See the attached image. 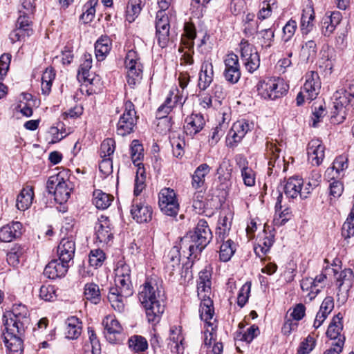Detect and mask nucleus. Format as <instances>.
<instances>
[{
    "label": "nucleus",
    "instance_id": "obj_9",
    "mask_svg": "<svg viewBox=\"0 0 354 354\" xmlns=\"http://www.w3.org/2000/svg\"><path fill=\"white\" fill-rule=\"evenodd\" d=\"M326 270H331L334 272L339 292L337 293V301L344 304L347 299L348 292L353 286L354 279L353 272L351 269H344L338 272L336 269L328 268Z\"/></svg>",
    "mask_w": 354,
    "mask_h": 354
},
{
    "label": "nucleus",
    "instance_id": "obj_48",
    "mask_svg": "<svg viewBox=\"0 0 354 354\" xmlns=\"http://www.w3.org/2000/svg\"><path fill=\"white\" fill-rule=\"evenodd\" d=\"M55 77V70L52 67L46 68L41 77V91L43 93L48 94L50 91L52 82Z\"/></svg>",
    "mask_w": 354,
    "mask_h": 354
},
{
    "label": "nucleus",
    "instance_id": "obj_57",
    "mask_svg": "<svg viewBox=\"0 0 354 354\" xmlns=\"http://www.w3.org/2000/svg\"><path fill=\"white\" fill-rule=\"evenodd\" d=\"M297 28V24L296 21L292 19L289 20L283 28L282 39L285 42L290 41L294 36Z\"/></svg>",
    "mask_w": 354,
    "mask_h": 354
},
{
    "label": "nucleus",
    "instance_id": "obj_30",
    "mask_svg": "<svg viewBox=\"0 0 354 354\" xmlns=\"http://www.w3.org/2000/svg\"><path fill=\"white\" fill-rule=\"evenodd\" d=\"M339 315L340 314H338L333 318L332 322L328 326V330L326 331V335L330 339L335 340L337 339V342L333 344V347H337L340 340H342L344 345L345 341L344 336L341 335V331L342 330L343 326L342 324L341 323L342 317Z\"/></svg>",
    "mask_w": 354,
    "mask_h": 354
},
{
    "label": "nucleus",
    "instance_id": "obj_53",
    "mask_svg": "<svg viewBox=\"0 0 354 354\" xmlns=\"http://www.w3.org/2000/svg\"><path fill=\"white\" fill-rule=\"evenodd\" d=\"M173 95L174 92H170L164 103L158 109L156 115L159 118H164L167 117L174 107V102H172Z\"/></svg>",
    "mask_w": 354,
    "mask_h": 354
},
{
    "label": "nucleus",
    "instance_id": "obj_59",
    "mask_svg": "<svg viewBox=\"0 0 354 354\" xmlns=\"http://www.w3.org/2000/svg\"><path fill=\"white\" fill-rule=\"evenodd\" d=\"M259 333V327L254 324L249 327L243 334L240 335L239 339L250 343L254 337H257Z\"/></svg>",
    "mask_w": 354,
    "mask_h": 354
},
{
    "label": "nucleus",
    "instance_id": "obj_16",
    "mask_svg": "<svg viewBox=\"0 0 354 354\" xmlns=\"http://www.w3.org/2000/svg\"><path fill=\"white\" fill-rule=\"evenodd\" d=\"M32 32V22L29 17L26 14H23L18 17L15 28L10 32L9 38L12 43H15L26 37H29Z\"/></svg>",
    "mask_w": 354,
    "mask_h": 354
},
{
    "label": "nucleus",
    "instance_id": "obj_50",
    "mask_svg": "<svg viewBox=\"0 0 354 354\" xmlns=\"http://www.w3.org/2000/svg\"><path fill=\"white\" fill-rule=\"evenodd\" d=\"M129 346L136 353H141L148 348V342L145 337L134 335L129 339Z\"/></svg>",
    "mask_w": 354,
    "mask_h": 354
},
{
    "label": "nucleus",
    "instance_id": "obj_15",
    "mask_svg": "<svg viewBox=\"0 0 354 354\" xmlns=\"http://www.w3.org/2000/svg\"><path fill=\"white\" fill-rule=\"evenodd\" d=\"M130 212L133 220L138 223H148L152 218V207L141 199L133 200Z\"/></svg>",
    "mask_w": 354,
    "mask_h": 354
},
{
    "label": "nucleus",
    "instance_id": "obj_17",
    "mask_svg": "<svg viewBox=\"0 0 354 354\" xmlns=\"http://www.w3.org/2000/svg\"><path fill=\"white\" fill-rule=\"evenodd\" d=\"M224 64L223 75L226 81L231 84L237 83L241 75L238 56L234 53L228 54L224 59Z\"/></svg>",
    "mask_w": 354,
    "mask_h": 354
},
{
    "label": "nucleus",
    "instance_id": "obj_35",
    "mask_svg": "<svg viewBox=\"0 0 354 354\" xmlns=\"http://www.w3.org/2000/svg\"><path fill=\"white\" fill-rule=\"evenodd\" d=\"M66 337L70 339H76L82 333V322L75 316L68 317L66 320Z\"/></svg>",
    "mask_w": 354,
    "mask_h": 354
},
{
    "label": "nucleus",
    "instance_id": "obj_51",
    "mask_svg": "<svg viewBox=\"0 0 354 354\" xmlns=\"http://www.w3.org/2000/svg\"><path fill=\"white\" fill-rule=\"evenodd\" d=\"M97 0H89L83 7V13L80 18L84 23H88L93 20L95 13V6Z\"/></svg>",
    "mask_w": 354,
    "mask_h": 354
},
{
    "label": "nucleus",
    "instance_id": "obj_60",
    "mask_svg": "<svg viewBox=\"0 0 354 354\" xmlns=\"http://www.w3.org/2000/svg\"><path fill=\"white\" fill-rule=\"evenodd\" d=\"M11 61V55L10 54H3L0 57V80H2L8 71Z\"/></svg>",
    "mask_w": 354,
    "mask_h": 354
},
{
    "label": "nucleus",
    "instance_id": "obj_13",
    "mask_svg": "<svg viewBox=\"0 0 354 354\" xmlns=\"http://www.w3.org/2000/svg\"><path fill=\"white\" fill-rule=\"evenodd\" d=\"M326 274L321 273L315 278L306 277L300 282V286L303 291L307 292L306 298L312 301L321 292L325 286Z\"/></svg>",
    "mask_w": 354,
    "mask_h": 354
},
{
    "label": "nucleus",
    "instance_id": "obj_42",
    "mask_svg": "<svg viewBox=\"0 0 354 354\" xmlns=\"http://www.w3.org/2000/svg\"><path fill=\"white\" fill-rule=\"evenodd\" d=\"M145 3L146 0H129L127 9V17L129 22L138 16Z\"/></svg>",
    "mask_w": 354,
    "mask_h": 354
},
{
    "label": "nucleus",
    "instance_id": "obj_54",
    "mask_svg": "<svg viewBox=\"0 0 354 354\" xmlns=\"http://www.w3.org/2000/svg\"><path fill=\"white\" fill-rule=\"evenodd\" d=\"M105 259V254L100 249L91 250L88 257V262L91 266L97 268L102 265Z\"/></svg>",
    "mask_w": 354,
    "mask_h": 354
},
{
    "label": "nucleus",
    "instance_id": "obj_6",
    "mask_svg": "<svg viewBox=\"0 0 354 354\" xmlns=\"http://www.w3.org/2000/svg\"><path fill=\"white\" fill-rule=\"evenodd\" d=\"M258 94L264 99L275 100L286 93L288 86L282 79L270 78L260 81L257 86Z\"/></svg>",
    "mask_w": 354,
    "mask_h": 354
},
{
    "label": "nucleus",
    "instance_id": "obj_43",
    "mask_svg": "<svg viewBox=\"0 0 354 354\" xmlns=\"http://www.w3.org/2000/svg\"><path fill=\"white\" fill-rule=\"evenodd\" d=\"M236 250L235 243L233 241L228 239L225 242L222 243L220 246L219 258L221 261L227 262L230 261Z\"/></svg>",
    "mask_w": 354,
    "mask_h": 354
},
{
    "label": "nucleus",
    "instance_id": "obj_31",
    "mask_svg": "<svg viewBox=\"0 0 354 354\" xmlns=\"http://www.w3.org/2000/svg\"><path fill=\"white\" fill-rule=\"evenodd\" d=\"M333 107L335 109L334 113H338L343 108L348 106L354 107V101L351 99V96L344 88L337 89L333 94Z\"/></svg>",
    "mask_w": 354,
    "mask_h": 354
},
{
    "label": "nucleus",
    "instance_id": "obj_64",
    "mask_svg": "<svg viewBox=\"0 0 354 354\" xmlns=\"http://www.w3.org/2000/svg\"><path fill=\"white\" fill-rule=\"evenodd\" d=\"M315 342L313 337H308L304 341H303L299 348V354H308L314 348Z\"/></svg>",
    "mask_w": 354,
    "mask_h": 354
},
{
    "label": "nucleus",
    "instance_id": "obj_47",
    "mask_svg": "<svg viewBox=\"0 0 354 354\" xmlns=\"http://www.w3.org/2000/svg\"><path fill=\"white\" fill-rule=\"evenodd\" d=\"M258 39L261 47L264 49L270 48L274 37V30L272 28L261 30L257 32Z\"/></svg>",
    "mask_w": 354,
    "mask_h": 354
},
{
    "label": "nucleus",
    "instance_id": "obj_34",
    "mask_svg": "<svg viewBox=\"0 0 354 354\" xmlns=\"http://www.w3.org/2000/svg\"><path fill=\"white\" fill-rule=\"evenodd\" d=\"M112 46L108 36H101L95 44V56L98 61H102L109 53Z\"/></svg>",
    "mask_w": 354,
    "mask_h": 354
},
{
    "label": "nucleus",
    "instance_id": "obj_19",
    "mask_svg": "<svg viewBox=\"0 0 354 354\" xmlns=\"http://www.w3.org/2000/svg\"><path fill=\"white\" fill-rule=\"evenodd\" d=\"M24 333L15 330H3V338L5 346L10 354H21L23 352V341L21 336Z\"/></svg>",
    "mask_w": 354,
    "mask_h": 354
},
{
    "label": "nucleus",
    "instance_id": "obj_1",
    "mask_svg": "<svg viewBox=\"0 0 354 354\" xmlns=\"http://www.w3.org/2000/svg\"><path fill=\"white\" fill-rule=\"evenodd\" d=\"M164 291L157 282L151 279H147L140 286L138 299L145 310L147 320L150 323L159 322L165 311Z\"/></svg>",
    "mask_w": 354,
    "mask_h": 354
},
{
    "label": "nucleus",
    "instance_id": "obj_2",
    "mask_svg": "<svg viewBox=\"0 0 354 354\" xmlns=\"http://www.w3.org/2000/svg\"><path fill=\"white\" fill-rule=\"evenodd\" d=\"M115 283L108 295V299L112 308L119 313L124 309V301L133 294L131 281V269L126 263H118L115 269Z\"/></svg>",
    "mask_w": 354,
    "mask_h": 354
},
{
    "label": "nucleus",
    "instance_id": "obj_36",
    "mask_svg": "<svg viewBox=\"0 0 354 354\" xmlns=\"http://www.w3.org/2000/svg\"><path fill=\"white\" fill-rule=\"evenodd\" d=\"M211 167L206 163L200 165L192 175V186L194 189H199L205 185V178L210 172Z\"/></svg>",
    "mask_w": 354,
    "mask_h": 354
},
{
    "label": "nucleus",
    "instance_id": "obj_25",
    "mask_svg": "<svg viewBox=\"0 0 354 354\" xmlns=\"http://www.w3.org/2000/svg\"><path fill=\"white\" fill-rule=\"evenodd\" d=\"M69 264L60 261L59 259L52 260L45 267L44 274L49 279L64 277L68 271Z\"/></svg>",
    "mask_w": 354,
    "mask_h": 354
},
{
    "label": "nucleus",
    "instance_id": "obj_21",
    "mask_svg": "<svg viewBox=\"0 0 354 354\" xmlns=\"http://www.w3.org/2000/svg\"><path fill=\"white\" fill-rule=\"evenodd\" d=\"M104 334L107 340L111 343H116L117 335L122 332V327L115 316L109 315L102 320Z\"/></svg>",
    "mask_w": 354,
    "mask_h": 354
},
{
    "label": "nucleus",
    "instance_id": "obj_10",
    "mask_svg": "<svg viewBox=\"0 0 354 354\" xmlns=\"http://www.w3.org/2000/svg\"><path fill=\"white\" fill-rule=\"evenodd\" d=\"M158 205L161 212L167 216L175 217L179 211L176 194L171 188H163L158 195Z\"/></svg>",
    "mask_w": 354,
    "mask_h": 354
},
{
    "label": "nucleus",
    "instance_id": "obj_58",
    "mask_svg": "<svg viewBox=\"0 0 354 354\" xmlns=\"http://www.w3.org/2000/svg\"><path fill=\"white\" fill-rule=\"evenodd\" d=\"M251 285L245 283L240 289L237 297V304L240 307H243L247 303L250 292Z\"/></svg>",
    "mask_w": 354,
    "mask_h": 354
},
{
    "label": "nucleus",
    "instance_id": "obj_12",
    "mask_svg": "<svg viewBox=\"0 0 354 354\" xmlns=\"http://www.w3.org/2000/svg\"><path fill=\"white\" fill-rule=\"evenodd\" d=\"M241 56L246 69L252 73L256 71L260 63L259 56L256 48L247 40L243 39L240 44Z\"/></svg>",
    "mask_w": 354,
    "mask_h": 354
},
{
    "label": "nucleus",
    "instance_id": "obj_49",
    "mask_svg": "<svg viewBox=\"0 0 354 354\" xmlns=\"http://www.w3.org/2000/svg\"><path fill=\"white\" fill-rule=\"evenodd\" d=\"M348 167L347 159L344 156H340L335 159L333 162V166L328 168L326 171V174L330 176L331 173L335 170L337 174L336 176H333V178L335 177L338 178L341 175V172L344 171Z\"/></svg>",
    "mask_w": 354,
    "mask_h": 354
},
{
    "label": "nucleus",
    "instance_id": "obj_26",
    "mask_svg": "<svg viewBox=\"0 0 354 354\" xmlns=\"http://www.w3.org/2000/svg\"><path fill=\"white\" fill-rule=\"evenodd\" d=\"M22 224L15 221L3 225L0 229V241L11 242L21 235Z\"/></svg>",
    "mask_w": 354,
    "mask_h": 354
},
{
    "label": "nucleus",
    "instance_id": "obj_41",
    "mask_svg": "<svg viewBox=\"0 0 354 354\" xmlns=\"http://www.w3.org/2000/svg\"><path fill=\"white\" fill-rule=\"evenodd\" d=\"M92 66V59L89 57L87 58L85 57L84 62L81 64L78 72H77V79L80 82L82 81L84 83L88 82L89 84H93L95 78H90V73L89 71Z\"/></svg>",
    "mask_w": 354,
    "mask_h": 354
},
{
    "label": "nucleus",
    "instance_id": "obj_55",
    "mask_svg": "<svg viewBox=\"0 0 354 354\" xmlns=\"http://www.w3.org/2000/svg\"><path fill=\"white\" fill-rule=\"evenodd\" d=\"M115 149V142L111 138L105 139L100 146L101 158H111Z\"/></svg>",
    "mask_w": 354,
    "mask_h": 354
},
{
    "label": "nucleus",
    "instance_id": "obj_27",
    "mask_svg": "<svg viewBox=\"0 0 354 354\" xmlns=\"http://www.w3.org/2000/svg\"><path fill=\"white\" fill-rule=\"evenodd\" d=\"M267 156L269 157L268 174L270 176L276 167L280 168L281 164L284 165L283 171H286L284 160H279V152L281 149L277 146L276 143L267 142L266 143Z\"/></svg>",
    "mask_w": 354,
    "mask_h": 354
},
{
    "label": "nucleus",
    "instance_id": "obj_29",
    "mask_svg": "<svg viewBox=\"0 0 354 354\" xmlns=\"http://www.w3.org/2000/svg\"><path fill=\"white\" fill-rule=\"evenodd\" d=\"M303 184V179L299 176L289 178L284 186L285 194L290 198H296L300 196L302 199Z\"/></svg>",
    "mask_w": 354,
    "mask_h": 354
},
{
    "label": "nucleus",
    "instance_id": "obj_3",
    "mask_svg": "<svg viewBox=\"0 0 354 354\" xmlns=\"http://www.w3.org/2000/svg\"><path fill=\"white\" fill-rule=\"evenodd\" d=\"M212 237L207 222L201 219L194 232L187 233L180 239V248L184 256L188 259H195L210 243Z\"/></svg>",
    "mask_w": 354,
    "mask_h": 354
},
{
    "label": "nucleus",
    "instance_id": "obj_46",
    "mask_svg": "<svg viewBox=\"0 0 354 354\" xmlns=\"http://www.w3.org/2000/svg\"><path fill=\"white\" fill-rule=\"evenodd\" d=\"M25 252L24 247L21 245L14 246L7 254L8 263L14 267L17 266L20 263L21 259L24 258Z\"/></svg>",
    "mask_w": 354,
    "mask_h": 354
},
{
    "label": "nucleus",
    "instance_id": "obj_7",
    "mask_svg": "<svg viewBox=\"0 0 354 354\" xmlns=\"http://www.w3.org/2000/svg\"><path fill=\"white\" fill-rule=\"evenodd\" d=\"M124 64L127 69V82L133 87L140 82L142 78L143 66L137 51L130 50L127 52Z\"/></svg>",
    "mask_w": 354,
    "mask_h": 354
},
{
    "label": "nucleus",
    "instance_id": "obj_56",
    "mask_svg": "<svg viewBox=\"0 0 354 354\" xmlns=\"http://www.w3.org/2000/svg\"><path fill=\"white\" fill-rule=\"evenodd\" d=\"M273 243V236H266L262 241H261V243H259L258 245L254 247V252L259 257L261 254H266L270 250Z\"/></svg>",
    "mask_w": 354,
    "mask_h": 354
},
{
    "label": "nucleus",
    "instance_id": "obj_28",
    "mask_svg": "<svg viewBox=\"0 0 354 354\" xmlns=\"http://www.w3.org/2000/svg\"><path fill=\"white\" fill-rule=\"evenodd\" d=\"M214 79V70L212 63L209 61L203 62L198 77V86L202 90L207 89Z\"/></svg>",
    "mask_w": 354,
    "mask_h": 354
},
{
    "label": "nucleus",
    "instance_id": "obj_63",
    "mask_svg": "<svg viewBox=\"0 0 354 354\" xmlns=\"http://www.w3.org/2000/svg\"><path fill=\"white\" fill-rule=\"evenodd\" d=\"M323 20L336 28L342 20V14L338 11L328 12L323 17Z\"/></svg>",
    "mask_w": 354,
    "mask_h": 354
},
{
    "label": "nucleus",
    "instance_id": "obj_52",
    "mask_svg": "<svg viewBox=\"0 0 354 354\" xmlns=\"http://www.w3.org/2000/svg\"><path fill=\"white\" fill-rule=\"evenodd\" d=\"M342 236L345 240L354 236V212L351 211V213L347 218L346 221L344 223L342 227Z\"/></svg>",
    "mask_w": 354,
    "mask_h": 354
},
{
    "label": "nucleus",
    "instance_id": "obj_62",
    "mask_svg": "<svg viewBox=\"0 0 354 354\" xmlns=\"http://www.w3.org/2000/svg\"><path fill=\"white\" fill-rule=\"evenodd\" d=\"M171 145L173 147V154L176 158H181L185 153L184 147L185 146V142L184 140H180V138L174 139L171 141Z\"/></svg>",
    "mask_w": 354,
    "mask_h": 354
},
{
    "label": "nucleus",
    "instance_id": "obj_24",
    "mask_svg": "<svg viewBox=\"0 0 354 354\" xmlns=\"http://www.w3.org/2000/svg\"><path fill=\"white\" fill-rule=\"evenodd\" d=\"M205 120L203 115L192 113L185 120L184 131L187 136L193 137L204 127Z\"/></svg>",
    "mask_w": 354,
    "mask_h": 354
},
{
    "label": "nucleus",
    "instance_id": "obj_33",
    "mask_svg": "<svg viewBox=\"0 0 354 354\" xmlns=\"http://www.w3.org/2000/svg\"><path fill=\"white\" fill-rule=\"evenodd\" d=\"M180 250H182V249L180 248L179 243L178 245L174 246L170 250L166 257V268L168 270L170 271V274H173L176 270H178L180 268Z\"/></svg>",
    "mask_w": 354,
    "mask_h": 354
},
{
    "label": "nucleus",
    "instance_id": "obj_4",
    "mask_svg": "<svg viewBox=\"0 0 354 354\" xmlns=\"http://www.w3.org/2000/svg\"><path fill=\"white\" fill-rule=\"evenodd\" d=\"M73 178L75 177L71 175L69 170L63 169L48 178L46 183L47 192L54 195L57 203L62 204L68 200L75 187Z\"/></svg>",
    "mask_w": 354,
    "mask_h": 354
},
{
    "label": "nucleus",
    "instance_id": "obj_39",
    "mask_svg": "<svg viewBox=\"0 0 354 354\" xmlns=\"http://www.w3.org/2000/svg\"><path fill=\"white\" fill-rule=\"evenodd\" d=\"M112 201V196L100 189H96L93 192V203L97 209H105L108 208Z\"/></svg>",
    "mask_w": 354,
    "mask_h": 354
},
{
    "label": "nucleus",
    "instance_id": "obj_32",
    "mask_svg": "<svg viewBox=\"0 0 354 354\" xmlns=\"http://www.w3.org/2000/svg\"><path fill=\"white\" fill-rule=\"evenodd\" d=\"M33 198V188L30 186L24 187L17 196L16 207L21 211L28 209L32 203Z\"/></svg>",
    "mask_w": 354,
    "mask_h": 354
},
{
    "label": "nucleus",
    "instance_id": "obj_14",
    "mask_svg": "<svg viewBox=\"0 0 354 354\" xmlns=\"http://www.w3.org/2000/svg\"><path fill=\"white\" fill-rule=\"evenodd\" d=\"M253 127V122L245 120H240L234 122L227 137V145L231 147L236 146Z\"/></svg>",
    "mask_w": 354,
    "mask_h": 354
},
{
    "label": "nucleus",
    "instance_id": "obj_45",
    "mask_svg": "<svg viewBox=\"0 0 354 354\" xmlns=\"http://www.w3.org/2000/svg\"><path fill=\"white\" fill-rule=\"evenodd\" d=\"M84 297L94 304L100 303L101 295L99 286L93 283H86L84 286Z\"/></svg>",
    "mask_w": 354,
    "mask_h": 354
},
{
    "label": "nucleus",
    "instance_id": "obj_18",
    "mask_svg": "<svg viewBox=\"0 0 354 354\" xmlns=\"http://www.w3.org/2000/svg\"><path fill=\"white\" fill-rule=\"evenodd\" d=\"M96 240L102 245H108L113 241V233L112 232L111 223L109 218L101 215L95 226Z\"/></svg>",
    "mask_w": 354,
    "mask_h": 354
},
{
    "label": "nucleus",
    "instance_id": "obj_37",
    "mask_svg": "<svg viewBox=\"0 0 354 354\" xmlns=\"http://www.w3.org/2000/svg\"><path fill=\"white\" fill-rule=\"evenodd\" d=\"M199 313L201 319L208 324L209 326L212 325L210 320L213 318L214 310L213 301L209 297H207V299H202Z\"/></svg>",
    "mask_w": 354,
    "mask_h": 354
},
{
    "label": "nucleus",
    "instance_id": "obj_20",
    "mask_svg": "<svg viewBox=\"0 0 354 354\" xmlns=\"http://www.w3.org/2000/svg\"><path fill=\"white\" fill-rule=\"evenodd\" d=\"M320 88L321 82L318 73L315 71L307 73L305 83L301 88L304 92H306V100L312 101L315 99Z\"/></svg>",
    "mask_w": 354,
    "mask_h": 354
},
{
    "label": "nucleus",
    "instance_id": "obj_38",
    "mask_svg": "<svg viewBox=\"0 0 354 354\" xmlns=\"http://www.w3.org/2000/svg\"><path fill=\"white\" fill-rule=\"evenodd\" d=\"M315 12L312 7H307L303 10L301 18V30L303 34L307 35L313 27Z\"/></svg>",
    "mask_w": 354,
    "mask_h": 354
},
{
    "label": "nucleus",
    "instance_id": "obj_61",
    "mask_svg": "<svg viewBox=\"0 0 354 354\" xmlns=\"http://www.w3.org/2000/svg\"><path fill=\"white\" fill-rule=\"evenodd\" d=\"M241 174L245 185L252 187L255 185V172L252 168L242 171Z\"/></svg>",
    "mask_w": 354,
    "mask_h": 354
},
{
    "label": "nucleus",
    "instance_id": "obj_11",
    "mask_svg": "<svg viewBox=\"0 0 354 354\" xmlns=\"http://www.w3.org/2000/svg\"><path fill=\"white\" fill-rule=\"evenodd\" d=\"M167 9H160L156 12V37L159 46L165 48L169 41V18L165 12Z\"/></svg>",
    "mask_w": 354,
    "mask_h": 354
},
{
    "label": "nucleus",
    "instance_id": "obj_5",
    "mask_svg": "<svg viewBox=\"0 0 354 354\" xmlns=\"http://www.w3.org/2000/svg\"><path fill=\"white\" fill-rule=\"evenodd\" d=\"M5 330H15L24 333L25 328L29 324L28 310L26 306L15 304L10 312L3 316Z\"/></svg>",
    "mask_w": 354,
    "mask_h": 354
},
{
    "label": "nucleus",
    "instance_id": "obj_8",
    "mask_svg": "<svg viewBox=\"0 0 354 354\" xmlns=\"http://www.w3.org/2000/svg\"><path fill=\"white\" fill-rule=\"evenodd\" d=\"M134 104L129 100L124 102V112L117 124V133L125 136L133 131L137 122Z\"/></svg>",
    "mask_w": 354,
    "mask_h": 354
},
{
    "label": "nucleus",
    "instance_id": "obj_23",
    "mask_svg": "<svg viewBox=\"0 0 354 354\" xmlns=\"http://www.w3.org/2000/svg\"><path fill=\"white\" fill-rule=\"evenodd\" d=\"M325 147L321 140L318 139L312 140L309 142L307 147L308 160L313 165H319L324 158Z\"/></svg>",
    "mask_w": 354,
    "mask_h": 354
},
{
    "label": "nucleus",
    "instance_id": "obj_22",
    "mask_svg": "<svg viewBox=\"0 0 354 354\" xmlns=\"http://www.w3.org/2000/svg\"><path fill=\"white\" fill-rule=\"evenodd\" d=\"M75 251V243L73 238L72 236L63 238L57 247L59 260L69 264L73 259Z\"/></svg>",
    "mask_w": 354,
    "mask_h": 354
},
{
    "label": "nucleus",
    "instance_id": "obj_44",
    "mask_svg": "<svg viewBox=\"0 0 354 354\" xmlns=\"http://www.w3.org/2000/svg\"><path fill=\"white\" fill-rule=\"evenodd\" d=\"M143 147L138 140H133L130 146L131 158L133 163L140 170V160L144 157Z\"/></svg>",
    "mask_w": 354,
    "mask_h": 354
},
{
    "label": "nucleus",
    "instance_id": "obj_40",
    "mask_svg": "<svg viewBox=\"0 0 354 354\" xmlns=\"http://www.w3.org/2000/svg\"><path fill=\"white\" fill-rule=\"evenodd\" d=\"M196 37V28L192 23L186 22L184 25V34L181 41L186 48L191 50L194 48V39Z\"/></svg>",
    "mask_w": 354,
    "mask_h": 354
}]
</instances>
